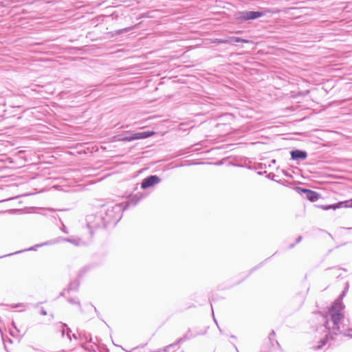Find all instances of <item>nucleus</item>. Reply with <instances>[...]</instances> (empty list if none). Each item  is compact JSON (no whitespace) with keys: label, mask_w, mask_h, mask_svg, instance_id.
<instances>
[{"label":"nucleus","mask_w":352,"mask_h":352,"mask_svg":"<svg viewBox=\"0 0 352 352\" xmlns=\"http://www.w3.org/2000/svg\"><path fill=\"white\" fill-rule=\"evenodd\" d=\"M218 42L222 43H230V42H243V43H248V41L242 39V38H240L238 37H233V38H231L230 40H221V41H218Z\"/></svg>","instance_id":"nucleus-7"},{"label":"nucleus","mask_w":352,"mask_h":352,"mask_svg":"<svg viewBox=\"0 0 352 352\" xmlns=\"http://www.w3.org/2000/svg\"><path fill=\"white\" fill-rule=\"evenodd\" d=\"M154 132L153 131H144L135 133L126 132L125 134L118 135V137H115L114 138H116L117 140L119 141H132L134 140L145 139L152 136Z\"/></svg>","instance_id":"nucleus-1"},{"label":"nucleus","mask_w":352,"mask_h":352,"mask_svg":"<svg viewBox=\"0 0 352 352\" xmlns=\"http://www.w3.org/2000/svg\"><path fill=\"white\" fill-rule=\"evenodd\" d=\"M302 191L307 194V198L311 201H316L320 197V195L314 191H311L307 189H302Z\"/></svg>","instance_id":"nucleus-6"},{"label":"nucleus","mask_w":352,"mask_h":352,"mask_svg":"<svg viewBox=\"0 0 352 352\" xmlns=\"http://www.w3.org/2000/svg\"><path fill=\"white\" fill-rule=\"evenodd\" d=\"M263 15V13L261 12L245 11L239 14L238 19L243 20L255 19Z\"/></svg>","instance_id":"nucleus-2"},{"label":"nucleus","mask_w":352,"mask_h":352,"mask_svg":"<svg viewBox=\"0 0 352 352\" xmlns=\"http://www.w3.org/2000/svg\"><path fill=\"white\" fill-rule=\"evenodd\" d=\"M337 208H340L339 205L338 204H334V205H331V209L336 210Z\"/></svg>","instance_id":"nucleus-9"},{"label":"nucleus","mask_w":352,"mask_h":352,"mask_svg":"<svg viewBox=\"0 0 352 352\" xmlns=\"http://www.w3.org/2000/svg\"><path fill=\"white\" fill-rule=\"evenodd\" d=\"M338 204L339 205L340 208L352 207V199L345 201H341V202L338 203Z\"/></svg>","instance_id":"nucleus-8"},{"label":"nucleus","mask_w":352,"mask_h":352,"mask_svg":"<svg viewBox=\"0 0 352 352\" xmlns=\"http://www.w3.org/2000/svg\"><path fill=\"white\" fill-rule=\"evenodd\" d=\"M293 160H305L307 157V153L300 150H295L291 152Z\"/></svg>","instance_id":"nucleus-5"},{"label":"nucleus","mask_w":352,"mask_h":352,"mask_svg":"<svg viewBox=\"0 0 352 352\" xmlns=\"http://www.w3.org/2000/svg\"><path fill=\"white\" fill-rule=\"evenodd\" d=\"M160 182V179L156 175H152L143 179L141 186L142 188H146L158 184Z\"/></svg>","instance_id":"nucleus-4"},{"label":"nucleus","mask_w":352,"mask_h":352,"mask_svg":"<svg viewBox=\"0 0 352 352\" xmlns=\"http://www.w3.org/2000/svg\"><path fill=\"white\" fill-rule=\"evenodd\" d=\"M323 210H329V209H331V205H329V206H322L321 207Z\"/></svg>","instance_id":"nucleus-10"},{"label":"nucleus","mask_w":352,"mask_h":352,"mask_svg":"<svg viewBox=\"0 0 352 352\" xmlns=\"http://www.w3.org/2000/svg\"><path fill=\"white\" fill-rule=\"evenodd\" d=\"M342 305L340 302L336 303L332 307V309L331 310V315L332 320L335 324H337L341 318L342 315L340 312L342 310Z\"/></svg>","instance_id":"nucleus-3"}]
</instances>
